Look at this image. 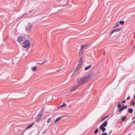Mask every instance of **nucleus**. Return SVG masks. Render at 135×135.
<instances>
[{
    "label": "nucleus",
    "mask_w": 135,
    "mask_h": 135,
    "mask_svg": "<svg viewBox=\"0 0 135 135\" xmlns=\"http://www.w3.org/2000/svg\"><path fill=\"white\" fill-rule=\"evenodd\" d=\"M107 123L108 121H105L100 126H101L103 127H105L107 126Z\"/></svg>",
    "instance_id": "nucleus-12"
},
{
    "label": "nucleus",
    "mask_w": 135,
    "mask_h": 135,
    "mask_svg": "<svg viewBox=\"0 0 135 135\" xmlns=\"http://www.w3.org/2000/svg\"><path fill=\"white\" fill-rule=\"evenodd\" d=\"M92 66V65H89L88 66L85 67V70H87L89 69Z\"/></svg>",
    "instance_id": "nucleus-15"
},
{
    "label": "nucleus",
    "mask_w": 135,
    "mask_h": 135,
    "mask_svg": "<svg viewBox=\"0 0 135 135\" xmlns=\"http://www.w3.org/2000/svg\"><path fill=\"white\" fill-rule=\"evenodd\" d=\"M88 77L87 76H84L83 78H81L80 79L78 80L77 84L79 86L81 85L85 84L88 81L87 79Z\"/></svg>",
    "instance_id": "nucleus-1"
},
{
    "label": "nucleus",
    "mask_w": 135,
    "mask_h": 135,
    "mask_svg": "<svg viewBox=\"0 0 135 135\" xmlns=\"http://www.w3.org/2000/svg\"><path fill=\"white\" fill-rule=\"evenodd\" d=\"M132 123H135V120H133L132 122Z\"/></svg>",
    "instance_id": "nucleus-32"
},
{
    "label": "nucleus",
    "mask_w": 135,
    "mask_h": 135,
    "mask_svg": "<svg viewBox=\"0 0 135 135\" xmlns=\"http://www.w3.org/2000/svg\"><path fill=\"white\" fill-rule=\"evenodd\" d=\"M99 131V129L98 128L96 129L95 130L94 132V133L95 134H97Z\"/></svg>",
    "instance_id": "nucleus-21"
},
{
    "label": "nucleus",
    "mask_w": 135,
    "mask_h": 135,
    "mask_svg": "<svg viewBox=\"0 0 135 135\" xmlns=\"http://www.w3.org/2000/svg\"><path fill=\"white\" fill-rule=\"evenodd\" d=\"M131 105L132 106H134V107H135V102H133L131 103Z\"/></svg>",
    "instance_id": "nucleus-25"
},
{
    "label": "nucleus",
    "mask_w": 135,
    "mask_h": 135,
    "mask_svg": "<svg viewBox=\"0 0 135 135\" xmlns=\"http://www.w3.org/2000/svg\"><path fill=\"white\" fill-rule=\"evenodd\" d=\"M105 54V53L104 52H103V55H104Z\"/></svg>",
    "instance_id": "nucleus-36"
},
{
    "label": "nucleus",
    "mask_w": 135,
    "mask_h": 135,
    "mask_svg": "<svg viewBox=\"0 0 135 135\" xmlns=\"http://www.w3.org/2000/svg\"><path fill=\"white\" fill-rule=\"evenodd\" d=\"M102 135H108L107 132H103L102 133Z\"/></svg>",
    "instance_id": "nucleus-28"
},
{
    "label": "nucleus",
    "mask_w": 135,
    "mask_h": 135,
    "mask_svg": "<svg viewBox=\"0 0 135 135\" xmlns=\"http://www.w3.org/2000/svg\"><path fill=\"white\" fill-rule=\"evenodd\" d=\"M135 118V116H134L132 118V120L134 119Z\"/></svg>",
    "instance_id": "nucleus-33"
},
{
    "label": "nucleus",
    "mask_w": 135,
    "mask_h": 135,
    "mask_svg": "<svg viewBox=\"0 0 135 135\" xmlns=\"http://www.w3.org/2000/svg\"><path fill=\"white\" fill-rule=\"evenodd\" d=\"M34 123H32L30 124V125H29L26 128V129H27L29 128H31L32 126H33V124Z\"/></svg>",
    "instance_id": "nucleus-17"
},
{
    "label": "nucleus",
    "mask_w": 135,
    "mask_h": 135,
    "mask_svg": "<svg viewBox=\"0 0 135 135\" xmlns=\"http://www.w3.org/2000/svg\"><path fill=\"white\" fill-rule=\"evenodd\" d=\"M125 102H126V100H124L122 102V103H125Z\"/></svg>",
    "instance_id": "nucleus-30"
},
{
    "label": "nucleus",
    "mask_w": 135,
    "mask_h": 135,
    "mask_svg": "<svg viewBox=\"0 0 135 135\" xmlns=\"http://www.w3.org/2000/svg\"><path fill=\"white\" fill-rule=\"evenodd\" d=\"M108 116H109V115H107L106 116L104 117L103 118H102V120H100V122H102L103 121V120H104L106 118H107L108 117Z\"/></svg>",
    "instance_id": "nucleus-19"
},
{
    "label": "nucleus",
    "mask_w": 135,
    "mask_h": 135,
    "mask_svg": "<svg viewBox=\"0 0 135 135\" xmlns=\"http://www.w3.org/2000/svg\"><path fill=\"white\" fill-rule=\"evenodd\" d=\"M119 25V23H117L116 25L113 27V28H116L117 27H118Z\"/></svg>",
    "instance_id": "nucleus-27"
},
{
    "label": "nucleus",
    "mask_w": 135,
    "mask_h": 135,
    "mask_svg": "<svg viewBox=\"0 0 135 135\" xmlns=\"http://www.w3.org/2000/svg\"><path fill=\"white\" fill-rule=\"evenodd\" d=\"M46 62V60H44L42 62H41V63H37V64H44Z\"/></svg>",
    "instance_id": "nucleus-23"
},
{
    "label": "nucleus",
    "mask_w": 135,
    "mask_h": 135,
    "mask_svg": "<svg viewBox=\"0 0 135 135\" xmlns=\"http://www.w3.org/2000/svg\"><path fill=\"white\" fill-rule=\"evenodd\" d=\"M130 97L129 96L127 98V100H128L130 99Z\"/></svg>",
    "instance_id": "nucleus-29"
},
{
    "label": "nucleus",
    "mask_w": 135,
    "mask_h": 135,
    "mask_svg": "<svg viewBox=\"0 0 135 135\" xmlns=\"http://www.w3.org/2000/svg\"><path fill=\"white\" fill-rule=\"evenodd\" d=\"M81 66L80 64H78L74 72H76L78 71L80 68Z\"/></svg>",
    "instance_id": "nucleus-10"
},
{
    "label": "nucleus",
    "mask_w": 135,
    "mask_h": 135,
    "mask_svg": "<svg viewBox=\"0 0 135 135\" xmlns=\"http://www.w3.org/2000/svg\"><path fill=\"white\" fill-rule=\"evenodd\" d=\"M30 42L29 40H26L22 43V46L25 48L28 49L30 47Z\"/></svg>",
    "instance_id": "nucleus-2"
},
{
    "label": "nucleus",
    "mask_w": 135,
    "mask_h": 135,
    "mask_svg": "<svg viewBox=\"0 0 135 135\" xmlns=\"http://www.w3.org/2000/svg\"><path fill=\"white\" fill-rule=\"evenodd\" d=\"M39 63H41V62H40Z\"/></svg>",
    "instance_id": "nucleus-41"
},
{
    "label": "nucleus",
    "mask_w": 135,
    "mask_h": 135,
    "mask_svg": "<svg viewBox=\"0 0 135 135\" xmlns=\"http://www.w3.org/2000/svg\"><path fill=\"white\" fill-rule=\"evenodd\" d=\"M134 47L135 48V45L134 46Z\"/></svg>",
    "instance_id": "nucleus-39"
},
{
    "label": "nucleus",
    "mask_w": 135,
    "mask_h": 135,
    "mask_svg": "<svg viewBox=\"0 0 135 135\" xmlns=\"http://www.w3.org/2000/svg\"><path fill=\"white\" fill-rule=\"evenodd\" d=\"M82 60H83V58H82V57H81V58H80V59L79 60V62L78 64H80V66H81V63L82 62Z\"/></svg>",
    "instance_id": "nucleus-16"
},
{
    "label": "nucleus",
    "mask_w": 135,
    "mask_h": 135,
    "mask_svg": "<svg viewBox=\"0 0 135 135\" xmlns=\"http://www.w3.org/2000/svg\"><path fill=\"white\" fill-rule=\"evenodd\" d=\"M119 23L120 24L123 25L124 24V21L122 20V21H119Z\"/></svg>",
    "instance_id": "nucleus-24"
},
{
    "label": "nucleus",
    "mask_w": 135,
    "mask_h": 135,
    "mask_svg": "<svg viewBox=\"0 0 135 135\" xmlns=\"http://www.w3.org/2000/svg\"><path fill=\"white\" fill-rule=\"evenodd\" d=\"M88 45V44H86L81 46V48L79 53V56H81L84 53V48L85 47L87 46Z\"/></svg>",
    "instance_id": "nucleus-3"
},
{
    "label": "nucleus",
    "mask_w": 135,
    "mask_h": 135,
    "mask_svg": "<svg viewBox=\"0 0 135 135\" xmlns=\"http://www.w3.org/2000/svg\"><path fill=\"white\" fill-rule=\"evenodd\" d=\"M27 13H26L25 14H24L23 15V16H25V15H27Z\"/></svg>",
    "instance_id": "nucleus-35"
},
{
    "label": "nucleus",
    "mask_w": 135,
    "mask_h": 135,
    "mask_svg": "<svg viewBox=\"0 0 135 135\" xmlns=\"http://www.w3.org/2000/svg\"><path fill=\"white\" fill-rule=\"evenodd\" d=\"M51 120V118H49V119H47V122L48 123H50V122Z\"/></svg>",
    "instance_id": "nucleus-26"
},
{
    "label": "nucleus",
    "mask_w": 135,
    "mask_h": 135,
    "mask_svg": "<svg viewBox=\"0 0 135 135\" xmlns=\"http://www.w3.org/2000/svg\"><path fill=\"white\" fill-rule=\"evenodd\" d=\"M32 11H29V13H30Z\"/></svg>",
    "instance_id": "nucleus-37"
},
{
    "label": "nucleus",
    "mask_w": 135,
    "mask_h": 135,
    "mask_svg": "<svg viewBox=\"0 0 135 135\" xmlns=\"http://www.w3.org/2000/svg\"><path fill=\"white\" fill-rule=\"evenodd\" d=\"M43 108H42L41 109L39 114L37 115L36 118L35 120L36 122H37L40 120L43 114Z\"/></svg>",
    "instance_id": "nucleus-4"
},
{
    "label": "nucleus",
    "mask_w": 135,
    "mask_h": 135,
    "mask_svg": "<svg viewBox=\"0 0 135 135\" xmlns=\"http://www.w3.org/2000/svg\"><path fill=\"white\" fill-rule=\"evenodd\" d=\"M134 95H135V94Z\"/></svg>",
    "instance_id": "nucleus-43"
},
{
    "label": "nucleus",
    "mask_w": 135,
    "mask_h": 135,
    "mask_svg": "<svg viewBox=\"0 0 135 135\" xmlns=\"http://www.w3.org/2000/svg\"><path fill=\"white\" fill-rule=\"evenodd\" d=\"M37 68V67L36 66H35L32 67L31 68L32 71H36V70Z\"/></svg>",
    "instance_id": "nucleus-18"
},
{
    "label": "nucleus",
    "mask_w": 135,
    "mask_h": 135,
    "mask_svg": "<svg viewBox=\"0 0 135 135\" xmlns=\"http://www.w3.org/2000/svg\"><path fill=\"white\" fill-rule=\"evenodd\" d=\"M128 112L130 113H132L133 112V109L132 108H130L128 109Z\"/></svg>",
    "instance_id": "nucleus-13"
},
{
    "label": "nucleus",
    "mask_w": 135,
    "mask_h": 135,
    "mask_svg": "<svg viewBox=\"0 0 135 135\" xmlns=\"http://www.w3.org/2000/svg\"><path fill=\"white\" fill-rule=\"evenodd\" d=\"M122 29V28L121 27H119L118 28H117L115 29H114L113 30H112L111 32V35L114 32H119L120 30Z\"/></svg>",
    "instance_id": "nucleus-8"
},
{
    "label": "nucleus",
    "mask_w": 135,
    "mask_h": 135,
    "mask_svg": "<svg viewBox=\"0 0 135 135\" xmlns=\"http://www.w3.org/2000/svg\"><path fill=\"white\" fill-rule=\"evenodd\" d=\"M63 117H59L58 118H57L55 120V121L54 123H55V124H56V122H57L60 119H61Z\"/></svg>",
    "instance_id": "nucleus-14"
},
{
    "label": "nucleus",
    "mask_w": 135,
    "mask_h": 135,
    "mask_svg": "<svg viewBox=\"0 0 135 135\" xmlns=\"http://www.w3.org/2000/svg\"><path fill=\"white\" fill-rule=\"evenodd\" d=\"M25 40V37H23L20 36L17 39V41L21 43Z\"/></svg>",
    "instance_id": "nucleus-7"
},
{
    "label": "nucleus",
    "mask_w": 135,
    "mask_h": 135,
    "mask_svg": "<svg viewBox=\"0 0 135 135\" xmlns=\"http://www.w3.org/2000/svg\"><path fill=\"white\" fill-rule=\"evenodd\" d=\"M45 132L44 131V132H42V134H44Z\"/></svg>",
    "instance_id": "nucleus-34"
},
{
    "label": "nucleus",
    "mask_w": 135,
    "mask_h": 135,
    "mask_svg": "<svg viewBox=\"0 0 135 135\" xmlns=\"http://www.w3.org/2000/svg\"><path fill=\"white\" fill-rule=\"evenodd\" d=\"M112 132V130L110 131L109 132V133L108 134H109L110 133H111Z\"/></svg>",
    "instance_id": "nucleus-31"
},
{
    "label": "nucleus",
    "mask_w": 135,
    "mask_h": 135,
    "mask_svg": "<svg viewBox=\"0 0 135 135\" xmlns=\"http://www.w3.org/2000/svg\"><path fill=\"white\" fill-rule=\"evenodd\" d=\"M99 128L103 132L105 131L106 130V128L105 127H103L101 126H100Z\"/></svg>",
    "instance_id": "nucleus-11"
},
{
    "label": "nucleus",
    "mask_w": 135,
    "mask_h": 135,
    "mask_svg": "<svg viewBox=\"0 0 135 135\" xmlns=\"http://www.w3.org/2000/svg\"><path fill=\"white\" fill-rule=\"evenodd\" d=\"M66 104L64 102V104L62 105H61V106H60L59 107H65L66 106Z\"/></svg>",
    "instance_id": "nucleus-22"
},
{
    "label": "nucleus",
    "mask_w": 135,
    "mask_h": 135,
    "mask_svg": "<svg viewBox=\"0 0 135 135\" xmlns=\"http://www.w3.org/2000/svg\"><path fill=\"white\" fill-rule=\"evenodd\" d=\"M126 119V116H124L122 118V120L123 121H124Z\"/></svg>",
    "instance_id": "nucleus-20"
},
{
    "label": "nucleus",
    "mask_w": 135,
    "mask_h": 135,
    "mask_svg": "<svg viewBox=\"0 0 135 135\" xmlns=\"http://www.w3.org/2000/svg\"><path fill=\"white\" fill-rule=\"evenodd\" d=\"M21 135H23V134H22Z\"/></svg>",
    "instance_id": "nucleus-40"
},
{
    "label": "nucleus",
    "mask_w": 135,
    "mask_h": 135,
    "mask_svg": "<svg viewBox=\"0 0 135 135\" xmlns=\"http://www.w3.org/2000/svg\"><path fill=\"white\" fill-rule=\"evenodd\" d=\"M32 24L30 23L27 25L25 27L26 31V32L28 33H30L31 32V28L32 27Z\"/></svg>",
    "instance_id": "nucleus-5"
},
{
    "label": "nucleus",
    "mask_w": 135,
    "mask_h": 135,
    "mask_svg": "<svg viewBox=\"0 0 135 135\" xmlns=\"http://www.w3.org/2000/svg\"><path fill=\"white\" fill-rule=\"evenodd\" d=\"M134 90L135 91V89H134Z\"/></svg>",
    "instance_id": "nucleus-42"
},
{
    "label": "nucleus",
    "mask_w": 135,
    "mask_h": 135,
    "mask_svg": "<svg viewBox=\"0 0 135 135\" xmlns=\"http://www.w3.org/2000/svg\"><path fill=\"white\" fill-rule=\"evenodd\" d=\"M79 86V85H78V84H77V85L75 86L71 89L70 90V92H72L74 91Z\"/></svg>",
    "instance_id": "nucleus-9"
},
{
    "label": "nucleus",
    "mask_w": 135,
    "mask_h": 135,
    "mask_svg": "<svg viewBox=\"0 0 135 135\" xmlns=\"http://www.w3.org/2000/svg\"><path fill=\"white\" fill-rule=\"evenodd\" d=\"M134 98L135 99V95H134Z\"/></svg>",
    "instance_id": "nucleus-38"
},
{
    "label": "nucleus",
    "mask_w": 135,
    "mask_h": 135,
    "mask_svg": "<svg viewBox=\"0 0 135 135\" xmlns=\"http://www.w3.org/2000/svg\"><path fill=\"white\" fill-rule=\"evenodd\" d=\"M123 106L121 107V105L120 104H119L117 106L118 108H119L118 110L119 112H121L124 109H126L127 107V105H124V104L122 105Z\"/></svg>",
    "instance_id": "nucleus-6"
}]
</instances>
